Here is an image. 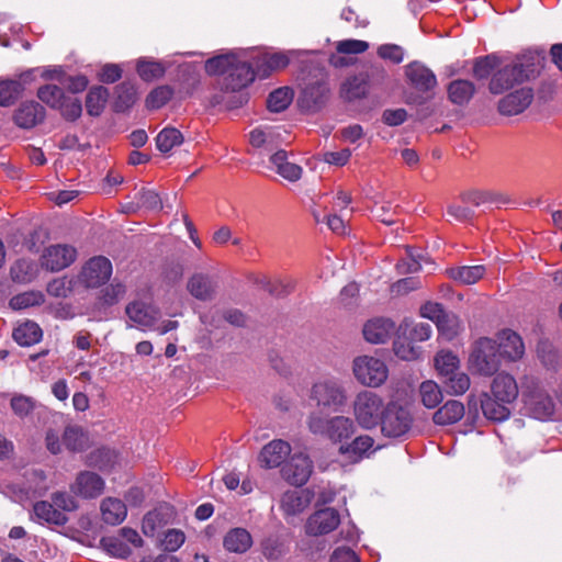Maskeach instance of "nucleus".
Masks as SVG:
<instances>
[{
  "instance_id": "49",
  "label": "nucleus",
  "mask_w": 562,
  "mask_h": 562,
  "mask_svg": "<svg viewBox=\"0 0 562 562\" xmlns=\"http://www.w3.org/2000/svg\"><path fill=\"white\" fill-rule=\"evenodd\" d=\"M422 403L427 408H435L442 401L440 386L431 380L424 381L419 386Z\"/></svg>"
},
{
  "instance_id": "32",
  "label": "nucleus",
  "mask_w": 562,
  "mask_h": 562,
  "mask_svg": "<svg viewBox=\"0 0 562 562\" xmlns=\"http://www.w3.org/2000/svg\"><path fill=\"white\" fill-rule=\"evenodd\" d=\"M224 548L234 553H244L252 546V537L245 528L231 529L223 539Z\"/></svg>"
},
{
  "instance_id": "58",
  "label": "nucleus",
  "mask_w": 562,
  "mask_h": 562,
  "mask_svg": "<svg viewBox=\"0 0 562 562\" xmlns=\"http://www.w3.org/2000/svg\"><path fill=\"white\" fill-rule=\"evenodd\" d=\"M172 95L171 88L158 87L154 89L146 98V105L148 109L161 108Z\"/></svg>"
},
{
  "instance_id": "31",
  "label": "nucleus",
  "mask_w": 562,
  "mask_h": 562,
  "mask_svg": "<svg viewBox=\"0 0 562 562\" xmlns=\"http://www.w3.org/2000/svg\"><path fill=\"white\" fill-rule=\"evenodd\" d=\"M464 405L457 400L446 402L432 416L436 425L446 426L458 423L464 416Z\"/></svg>"
},
{
  "instance_id": "53",
  "label": "nucleus",
  "mask_w": 562,
  "mask_h": 562,
  "mask_svg": "<svg viewBox=\"0 0 562 562\" xmlns=\"http://www.w3.org/2000/svg\"><path fill=\"white\" fill-rule=\"evenodd\" d=\"M501 65V59L494 55L479 57L474 61L473 76L479 79H486Z\"/></svg>"
},
{
  "instance_id": "40",
  "label": "nucleus",
  "mask_w": 562,
  "mask_h": 562,
  "mask_svg": "<svg viewBox=\"0 0 562 562\" xmlns=\"http://www.w3.org/2000/svg\"><path fill=\"white\" fill-rule=\"evenodd\" d=\"M109 95V90L105 87H92L86 97L87 113L91 116H100L105 108Z\"/></svg>"
},
{
  "instance_id": "5",
  "label": "nucleus",
  "mask_w": 562,
  "mask_h": 562,
  "mask_svg": "<svg viewBox=\"0 0 562 562\" xmlns=\"http://www.w3.org/2000/svg\"><path fill=\"white\" fill-rule=\"evenodd\" d=\"M501 355L497 350V341L488 337L477 339L469 357L470 369L484 376H491L501 367Z\"/></svg>"
},
{
  "instance_id": "59",
  "label": "nucleus",
  "mask_w": 562,
  "mask_h": 562,
  "mask_svg": "<svg viewBox=\"0 0 562 562\" xmlns=\"http://www.w3.org/2000/svg\"><path fill=\"white\" fill-rule=\"evenodd\" d=\"M376 54L384 60H390L393 64H401L404 59V49L396 44H383L378 47Z\"/></svg>"
},
{
  "instance_id": "60",
  "label": "nucleus",
  "mask_w": 562,
  "mask_h": 562,
  "mask_svg": "<svg viewBox=\"0 0 562 562\" xmlns=\"http://www.w3.org/2000/svg\"><path fill=\"white\" fill-rule=\"evenodd\" d=\"M157 149L161 153H169L176 146V128L165 127L156 137Z\"/></svg>"
},
{
  "instance_id": "27",
  "label": "nucleus",
  "mask_w": 562,
  "mask_h": 562,
  "mask_svg": "<svg viewBox=\"0 0 562 562\" xmlns=\"http://www.w3.org/2000/svg\"><path fill=\"white\" fill-rule=\"evenodd\" d=\"M200 319L206 328H218L224 322L234 326H243L246 322L245 315L238 310H228L223 314L217 310H210L207 313L202 314Z\"/></svg>"
},
{
  "instance_id": "50",
  "label": "nucleus",
  "mask_w": 562,
  "mask_h": 562,
  "mask_svg": "<svg viewBox=\"0 0 562 562\" xmlns=\"http://www.w3.org/2000/svg\"><path fill=\"white\" fill-rule=\"evenodd\" d=\"M10 273L13 281L27 283L34 279L36 267L31 260L19 259L12 265Z\"/></svg>"
},
{
  "instance_id": "54",
  "label": "nucleus",
  "mask_w": 562,
  "mask_h": 562,
  "mask_svg": "<svg viewBox=\"0 0 562 562\" xmlns=\"http://www.w3.org/2000/svg\"><path fill=\"white\" fill-rule=\"evenodd\" d=\"M137 72L143 80L151 81L160 78L165 74V68L157 61L139 60L137 63Z\"/></svg>"
},
{
  "instance_id": "10",
  "label": "nucleus",
  "mask_w": 562,
  "mask_h": 562,
  "mask_svg": "<svg viewBox=\"0 0 562 562\" xmlns=\"http://www.w3.org/2000/svg\"><path fill=\"white\" fill-rule=\"evenodd\" d=\"M412 422L413 418L407 408L390 402L385 406V413H383L379 426H381V431L385 437L398 438L411 429Z\"/></svg>"
},
{
  "instance_id": "12",
  "label": "nucleus",
  "mask_w": 562,
  "mask_h": 562,
  "mask_svg": "<svg viewBox=\"0 0 562 562\" xmlns=\"http://www.w3.org/2000/svg\"><path fill=\"white\" fill-rule=\"evenodd\" d=\"M112 274L111 261L103 257L91 258L82 268L81 281L88 288H99L109 281Z\"/></svg>"
},
{
  "instance_id": "13",
  "label": "nucleus",
  "mask_w": 562,
  "mask_h": 562,
  "mask_svg": "<svg viewBox=\"0 0 562 562\" xmlns=\"http://www.w3.org/2000/svg\"><path fill=\"white\" fill-rule=\"evenodd\" d=\"M313 472V463L304 453L291 457L290 461L282 468L283 479L292 485H304Z\"/></svg>"
},
{
  "instance_id": "45",
  "label": "nucleus",
  "mask_w": 562,
  "mask_h": 562,
  "mask_svg": "<svg viewBox=\"0 0 562 562\" xmlns=\"http://www.w3.org/2000/svg\"><path fill=\"white\" fill-rule=\"evenodd\" d=\"M485 273L484 266H463L449 270V276L463 284L477 282Z\"/></svg>"
},
{
  "instance_id": "61",
  "label": "nucleus",
  "mask_w": 562,
  "mask_h": 562,
  "mask_svg": "<svg viewBox=\"0 0 562 562\" xmlns=\"http://www.w3.org/2000/svg\"><path fill=\"white\" fill-rule=\"evenodd\" d=\"M50 499L56 508H60L64 512H75L79 507L75 497L66 492H55L52 494Z\"/></svg>"
},
{
  "instance_id": "42",
  "label": "nucleus",
  "mask_w": 562,
  "mask_h": 562,
  "mask_svg": "<svg viewBox=\"0 0 562 562\" xmlns=\"http://www.w3.org/2000/svg\"><path fill=\"white\" fill-rule=\"evenodd\" d=\"M435 368L440 381L460 370V360L452 351L441 350L435 357Z\"/></svg>"
},
{
  "instance_id": "3",
  "label": "nucleus",
  "mask_w": 562,
  "mask_h": 562,
  "mask_svg": "<svg viewBox=\"0 0 562 562\" xmlns=\"http://www.w3.org/2000/svg\"><path fill=\"white\" fill-rule=\"evenodd\" d=\"M541 69L540 57L536 54L518 56L512 64L505 65L493 72L488 90L501 94L514 87L536 78Z\"/></svg>"
},
{
  "instance_id": "62",
  "label": "nucleus",
  "mask_w": 562,
  "mask_h": 562,
  "mask_svg": "<svg viewBox=\"0 0 562 562\" xmlns=\"http://www.w3.org/2000/svg\"><path fill=\"white\" fill-rule=\"evenodd\" d=\"M58 110H60L65 120L74 122L81 116L82 105L78 99L71 100L66 97L64 104Z\"/></svg>"
},
{
  "instance_id": "22",
  "label": "nucleus",
  "mask_w": 562,
  "mask_h": 562,
  "mask_svg": "<svg viewBox=\"0 0 562 562\" xmlns=\"http://www.w3.org/2000/svg\"><path fill=\"white\" fill-rule=\"evenodd\" d=\"M328 92L329 89L324 79L310 83L302 91L301 105L308 111H316L325 103Z\"/></svg>"
},
{
  "instance_id": "17",
  "label": "nucleus",
  "mask_w": 562,
  "mask_h": 562,
  "mask_svg": "<svg viewBox=\"0 0 562 562\" xmlns=\"http://www.w3.org/2000/svg\"><path fill=\"white\" fill-rule=\"evenodd\" d=\"M532 98L533 93L530 88L515 90L499 100L498 111L503 115H517L530 105Z\"/></svg>"
},
{
  "instance_id": "2",
  "label": "nucleus",
  "mask_w": 562,
  "mask_h": 562,
  "mask_svg": "<svg viewBox=\"0 0 562 562\" xmlns=\"http://www.w3.org/2000/svg\"><path fill=\"white\" fill-rule=\"evenodd\" d=\"M175 520L173 507L161 504L144 516L142 529L145 536L159 538V546L165 551L154 562H176L172 553L176 551V529L171 527Z\"/></svg>"
},
{
  "instance_id": "43",
  "label": "nucleus",
  "mask_w": 562,
  "mask_h": 562,
  "mask_svg": "<svg viewBox=\"0 0 562 562\" xmlns=\"http://www.w3.org/2000/svg\"><path fill=\"white\" fill-rule=\"evenodd\" d=\"M441 383L448 394L458 396L463 395L470 389L471 380L465 372L458 370L443 378Z\"/></svg>"
},
{
  "instance_id": "38",
  "label": "nucleus",
  "mask_w": 562,
  "mask_h": 562,
  "mask_svg": "<svg viewBox=\"0 0 562 562\" xmlns=\"http://www.w3.org/2000/svg\"><path fill=\"white\" fill-rule=\"evenodd\" d=\"M475 87L473 82L464 79H457L448 86L449 100L458 105L467 104L473 97Z\"/></svg>"
},
{
  "instance_id": "24",
  "label": "nucleus",
  "mask_w": 562,
  "mask_h": 562,
  "mask_svg": "<svg viewBox=\"0 0 562 562\" xmlns=\"http://www.w3.org/2000/svg\"><path fill=\"white\" fill-rule=\"evenodd\" d=\"M424 317L436 321L439 331L447 338L452 339L457 335L456 319H448L443 310L438 303H427L422 307Z\"/></svg>"
},
{
  "instance_id": "48",
  "label": "nucleus",
  "mask_w": 562,
  "mask_h": 562,
  "mask_svg": "<svg viewBox=\"0 0 562 562\" xmlns=\"http://www.w3.org/2000/svg\"><path fill=\"white\" fill-rule=\"evenodd\" d=\"M367 81L359 77L348 78L341 86L340 94L346 101H353L367 94Z\"/></svg>"
},
{
  "instance_id": "19",
  "label": "nucleus",
  "mask_w": 562,
  "mask_h": 562,
  "mask_svg": "<svg viewBox=\"0 0 562 562\" xmlns=\"http://www.w3.org/2000/svg\"><path fill=\"white\" fill-rule=\"evenodd\" d=\"M296 50L274 52L262 54L257 60V75L267 78L271 72L285 68L290 60L296 57Z\"/></svg>"
},
{
  "instance_id": "23",
  "label": "nucleus",
  "mask_w": 562,
  "mask_h": 562,
  "mask_svg": "<svg viewBox=\"0 0 562 562\" xmlns=\"http://www.w3.org/2000/svg\"><path fill=\"white\" fill-rule=\"evenodd\" d=\"M290 452L291 447L286 441L272 440L262 448L259 460L263 467L272 469L281 465Z\"/></svg>"
},
{
  "instance_id": "7",
  "label": "nucleus",
  "mask_w": 562,
  "mask_h": 562,
  "mask_svg": "<svg viewBox=\"0 0 562 562\" xmlns=\"http://www.w3.org/2000/svg\"><path fill=\"white\" fill-rule=\"evenodd\" d=\"M310 400L319 409L338 411L346 402V393L335 379H323L313 384Z\"/></svg>"
},
{
  "instance_id": "35",
  "label": "nucleus",
  "mask_w": 562,
  "mask_h": 562,
  "mask_svg": "<svg viewBox=\"0 0 562 562\" xmlns=\"http://www.w3.org/2000/svg\"><path fill=\"white\" fill-rule=\"evenodd\" d=\"M35 516L47 524L64 526L68 521V517L58 510L54 503L47 501H38L33 505Z\"/></svg>"
},
{
  "instance_id": "6",
  "label": "nucleus",
  "mask_w": 562,
  "mask_h": 562,
  "mask_svg": "<svg viewBox=\"0 0 562 562\" xmlns=\"http://www.w3.org/2000/svg\"><path fill=\"white\" fill-rule=\"evenodd\" d=\"M308 428L313 434L324 435L334 442L348 439L356 431V425L349 417L335 416L323 418L316 414L310 416Z\"/></svg>"
},
{
  "instance_id": "16",
  "label": "nucleus",
  "mask_w": 562,
  "mask_h": 562,
  "mask_svg": "<svg viewBox=\"0 0 562 562\" xmlns=\"http://www.w3.org/2000/svg\"><path fill=\"white\" fill-rule=\"evenodd\" d=\"M405 75L411 86L419 92H430L437 86L436 75L419 61L409 63L405 67Z\"/></svg>"
},
{
  "instance_id": "55",
  "label": "nucleus",
  "mask_w": 562,
  "mask_h": 562,
  "mask_svg": "<svg viewBox=\"0 0 562 562\" xmlns=\"http://www.w3.org/2000/svg\"><path fill=\"white\" fill-rule=\"evenodd\" d=\"M393 349L396 357L405 361L416 360L420 356V350L418 347L414 346L412 341H407L401 338H397L394 341Z\"/></svg>"
},
{
  "instance_id": "14",
  "label": "nucleus",
  "mask_w": 562,
  "mask_h": 562,
  "mask_svg": "<svg viewBox=\"0 0 562 562\" xmlns=\"http://www.w3.org/2000/svg\"><path fill=\"white\" fill-rule=\"evenodd\" d=\"M340 522L339 514L334 508H324L311 515L305 525L310 536L326 535L335 530Z\"/></svg>"
},
{
  "instance_id": "56",
  "label": "nucleus",
  "mask_w": 562,
  "mask_h": 562,
  "mask_svg": "<svg viewBox=\"0 0 562 562\" xmlns=\"http://www.w3.org/2000/svg\"><path fill=\"white\" fill-rule=\"evenodd\" d=\"M463 204L479 207L495 202V195L488 191L471 190L461 194Z\"/></svg>"
},
{
  "instance_id": "30",
  "label": "nucleus",
  "mask_w": 562,
  "mask_h": 562,
  "mask_svg": "<svg viewBox=\"0 0 562 562\" xmlns=\"http://www.w3.org/2000/svg\"><path fill=\"white\" fill-rule=\"evenodd\" d=\"M279 137L280 133L277 127H256L249 133V143L255 148L271 151L278 146Z\"/></svg>"
},
{
  "instance_id": "25",
  "label": "nucleus",
  "mask_w": 562,
  "mask_h": 562,
  "mask_svg": "<svg viewBox=\"0 0 562 562\" xmlns=\"http://www.w3.org/2000/svg\"><path fill=\"white\" fill-rule=\"evenodd\" d=\"M491 392L498 401L513 403L518 396V385L513 375L502 372L493 379Z\"/></svg>"
},
{
  "instance_id": "4",
  "label": "nucleus",
  "mask_w": 562,
  "mask_h": 562,
  "mask_svg": "<svg viewBox=\"0 0 562 562\" xmlns=\"http://www.w3.org/2000/svg\"><path fill=\"white\" fill-rule=\"evenodd\" d=\"M385 406L381 395L364 390L356 395L352 402V414L359 427L371 430L380 425Z\"/></svg>"
},
{
  "instance_id": "20",
  "label": "nucleus",
  "mask_w": 562,
  "mask_h": 562,
  "mask_svg": "<svg viewBox=\"0 0 562 562\" xmlns=\"http://www.w3.org/2000/svg\"><path fill=\"white\" fill-rule=\"evenodd\" d=\"M497 350L502 358L508 361H517L525 353V345L517 333L512 329H504L498 334Z\"/></svg>"
},
{
  "instance_id": "1",
  "label": "nucleus",
  "mask_w": 562,
  "mask_h": 562,
  "mask_svg": "<svg viewBox=\"0 0 562 562\" xmlns=\"http://www.w3.org/2000/svg\"><path fill=\"white\" fill-rule=\"evenodd\" d=\"M205 71L211 76H223L222 92L212 99L214 105L223 104L227 110H233L248 102L245 89L256 76L250 64L240 60L235 53H228L207 59Z\"/></svg>"
},
{
  "instance_id": "15",
  "label": "nucleus",
  "mask_w": 562,
  "mask_h": 562,
  "mask_svg": "<svg viewBox=\"0 0 562 562\" xmlns=\"http://www.w3.org/2000/svg\"><path fill=\"white\" fill-rule=\"evenodd\" d=\"M77 251L68 245H53L45 249L42 266L50 271H60L70 266L76 259Z\"/></svg>"
},
{
  "instance_id": "41",
  "label": "nucleus",
  "mask_w": 562,
  "mask_h": 562,
  "mask_svg": "<svg viewBox=\"0 0 562 562\" xmlns=\"http://www.w3.org/2000/svg\"><path fill=\"white\" fill-rule=\"evenodd\" d=\"M115 94L116 98L113 104L115 112H125L136 102L137 99L135 86L127 81L115 87Z\"/></svg>"
},
{
  "instance_id": "51",
  "label": "nucleus",
  "mask_w": 562,
  "mask_h": 562,
  "mask_svg": "<svg viewBox=\"0 0 562 562\" xmlns=\"http://www.w3.org/2000/svg\"><path fill=\"white\" fill-rule=\"evenodd\" d=\"M38 99L52 109H58L66 98L63 89L56 85H46L38 89Z\"/></svg>"
},
{
  "instance_id": "37",
  "label": "nucleus",
  "mask_w": 562,
  "mask_h": 562,
  "mask_svg": "<svg viewBox=\"0 0 562 562\" xmlns=\"http://www.w3.org/2000/svg\"><path fill=\"white\" fill-rule=\"evenodd\" d=\"M41 327L31 321H27L14 328L12 337L20 346H32L42 339Z\"/></svg>"
},
{
  "instance_id": "18",
  "label": "nucleus",
  "mask_w": 562,
  "mask_h": 562,
  "mask_svg": "<svg viewBox=\"0 0 562 562\" xmlns=\"http://www.w3.org/2000/svg\"><path fill=\"white\" fill-rule=\"evenodd\" d=\"M46 111L43 105L35 101H27L20 104L14 111L13 121L21 128H33L44 122Z\"/></svg>"
},
{
  "instance_id": "29",
  "label": "nucleus",
  "mask_w": 562,
  "mask_h": 562,
  "mask_svg": "<svg viewBox=\"0 0 562 562\" xmlns=\"http://www.w3.org/2000/svg\"><path fill=\"white\" fill-rule=\"evenodd\" d=\"M373 445L374 439L371 436L361 435L356 437L350 443L341 445L339 452L344 456H348L353 462H358L370 457Z\"/></svg>"
},
{
  "instance_id": "33",
  "label": "nucleus",
  "mask_w": 562,
  "mask_h": 562,
  "mask_svg": "<svg viewBox=\"0 0 562 562\" xmlns=\"http://www.w3.org/2000/svg\"><path fill=\"white\" fill-rule=\"evenodd\" d=\"M102 519L108 525L121 524L127 514L125 504L115 497H106L102 501L101 506Z\"/></svg>"
},
{
  "instance_id": "36",
  "label": "nucleus",
  "mask_w": 562,
  "mask_h": 562,
  "mask_svg": "<svg viewBox=\"0 0 562 562\" xmlns=\"http://www.w3.org/2000/svg\"><path fill=\"white\" fill-rule=\"evenodd\" d=\"M63 442L69 451L81 452L89 448V437L85 430L77 425H69L65 428Z\"/></svg>"
},
{
  "instance_id": "39",
  "label": "nucleus",
  "mask_w": 562,
  "mask_h": 562,
  "mask_svg": "<svg viewBox=\"0 0 562 562\" xmlns=\"http://www.w3.org/2000/svg\"><path fill=\"white\" fill-rule=\"evenodd\" d=\"M308 497L304 496L303 491H286L281 497V509L288 516H294L302 513L308 505Z\"/></svg>"
},
{
  "instance_id": "28",
  "label": "nucleus",
  "mask_w": 562,
  "mask_h": 562,
  "mask_svg": "<svg viewBox=\"0 0 562 562\" xmlns=\"http://www.w3.org/2000/svg\"><path fill=\"white\" fill-rule=\"evenodd\" d=\"M215 280L209 274L195 273L188 282V291L192 296L201 301L212 300L216 290Z\"/></svg>"
},
{
  "instance_id": "26",
  "label": "nucleus",
  "mask_w": 562,
  "mask_h": 562,
  "mask_svg": "<svg viewBox=\"0 0 562 562\" xmlns=\"http://www.w3.org/2000/svg\"><path fill=\"white\" fill-rule=\"evenodd\" d=\"M526 407L533 418L540 420L550 419L555 409L553 400L542 392H537L528 396Z\"/></svg>"
},
{
  "instance_id": "8",
  "label": "nucleus",
  "mask_w": 562,
  "mask_h": 562,
  "mask_svg": "<svg viewBox=\"0 0 562 562\" xmlns=\"http://www.w3.org/2000/svg\"><path fill=\"white\" fill-rule=\"evenodd\" d=\"M125 313L130 321L142 328H153L160 335L168 333L176 327L172 321H166L156 326L159 312L149 303L135 300L126 305Z\"/></svg>"
},
{
  "instance_id": "52",
  "label": "nucleus",
  "mask_w": 562,
  "mask_h": 562,
  "mask_svg": "<svg viewBox=\"0 0 562 562\" xmlns=\"http://www.w3.org/2000/svg\"><path fill=\"white\" fill-rule=\"evenodd\" d=\"M137 202L130 203L125 206L126 212H135L139 207L146 210H157L161 207V200L159 195L151 190H142L136 194Z\"/></svg>"
},
{
  "instance_id": "57",
  "label": "nucleus",
  "mask_w": 562,
  "mask_h": 562,
  "mask_svg": "<svg viewBox=\"0 0 562 562\" xmlns=\"http://www.w3.org/2000/svg\"><path fill=\"white\" fill-rule=\"evenodd\" d=\"M116 460L115 452L109 448H100L90 454V463L98 467L100 470L111 468Z\"/></svg>"
},
{
  "instance_id": "63",
  "label": "nucleus",
  "mask_w": 562,
  "mask_h": 562,
  "mask_svg": "<svg viewBox=\"0 0 562 562\" xmlns=\"http://www.w3.org/2000/svg\"><path fill=\"white\" fill-rule=\"evenodd\" d=\"M369 48V43L361 40H344L337 43L336 49L340 54H361Z\"/></svg>"
},
{
  "instance_id": "44",
  "label": "nucleus",
  "mask_w": 562,
  "mask_h": 562,
  "mask_svg": "<svg viewBox=\"0 0 562 562\" xmlns=\"http://www.w3.org/2000/svg\"><path fill=\"white\" fill-rule=\"evenodd\" d=\"M24 86L21 80L5 79L0 81V105L10 106L22 94Z\"/></svg>"
},
{
  "instance_id": "64",
  "label": "nucleus",
  "mask_w": 562,
  "mask_h": 562,
  "mask_svg": "<svg viewBox=\"0 0 562 562\" xmlns=\"http://www.w3.org/2000/svg\"><path fill=\"white\" fill-rule=\"evenodd\" d=\"M125 294V286L122 283H111L102 291V301L106 305L115 304Z\"/></svg>"
},
{
  "instance_id": "47",
  "label": "nucleus",
  "mask_w": 562,
  "mask_h": 562,
  "mask_svg": "<svg viewBox=\"0 0 562 562\" xmlns=\"http://www.w3.org/2000/svg\"><path fill=\"white\" fill-rule=\"evenodd\" d=\"M293 100V91L288 87L278 88L267 99V106L271 112L284 111Z\"/></svg>"
},
{
  "instance_id": "11",
  "label": "nucleus",
  "mask_w": 562,
  "mask_h": 562,
  "mask_svg": "<svg viewBox=\"0 0 562 562\" xmlns=\"http://www.w3.org/2000/svg\"><path fill=\"white\" fill-rule=\"evenodd\" d=\"M105 488L104 480L95 472L80 471L70 484V492L83 499L101 496Z\"/></svg>"
},
{
  "instance_id": "34",
  "label": "nucleus",
  "mask_w": 562,
  "mask_h": 562,
  "mask_svg": "<svg viewBox=\"0 0 562 562\" xmlns=\"http://www.w3.org/2000/svg\"><path fill=\"white\" fill-rule=\"evenodd\" d=\"M508 403L498 401L487 393L482 394L481 409L483 415L493 422H504L509 417L510 411L507 407Z\"/></svg>"
},
{
  "instance_id": "9",
  "label": "nucleus",
  "mask_w": 562,
  "mask_h": 562,
  "mask_svg": "<svg viewBox=\"0 0 562 562\" xmlns=\"http://www.w3.org/2000/svg\"><path fill=\"white\" fill-rule=\"evenodd\" d=\"M352 369L358 382L370 387L382 385L389 375V369L384 361L370 356L357 357L353 360Z\"/></svg>"
},
{
  "instance_id": "46",
  "label": "nucleus",
  "mask_w": 562,
  "mask_h": 562,
  "mask_svg": "<svg viewBox=\"0 0 562 562\" xmlns=\"http://www.w3.org/2000/svg\"><path fill=\"white\" fill-rule=\"evenodd\" d=\"M10 407L16 417L24 419L33 414L37 402L31 396L15 393L10 400Z\"/></svg>"
},
{
  "instance_id": "21",
  "label": "nucleus",
  "mask_w": 562,
  "mask_h": 562,
  "mask_svg": "<svg viewBox=\"0 0 562 562\" xmlns=\"http://www.w3.org/2000/svg\"><path fill=\"white\" fill-rule=\"evenodd\" d=\"M395 324L383 317L368 321L363 326V336L371 344H384L394 333Z\"/></svg>"
}]
</instances>
